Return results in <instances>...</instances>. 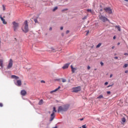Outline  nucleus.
I'll return each instance as SVG.
<instances>
[{
	"label": "nucleus",
	"mask_w": 128,
	"mask_h": 128,
	"mask_svg": "<svg viewBox=\"0 0 128 128\" xmlns=\"http://www.w3.org/2000/svg\"><path fill=\"white\" fill-rule=\"evenodd\" d=\"M22 30L26 34L28 32V20H25L22 27Z\"/></svg>",
	"instance_id": "nucleus-1"
},
{
	"label": "nucleus",
	"mask_w": 128,
	"mask_h": 128,
	"mask_svg": "<svg viewBox=\"0 0 128 128\" xmlns=\"http://www.w3.org/2000/svg\"><path fill=\"white\" fill-rule=\"evenodd\" d=\"M68 108H70V105L68 104L64 105V108H62V106H60L58 108V112H66V110H68Z\"/></svg>",
	"instance_id": "nucleus-2"
},
{
	"label": "nucleus",
	"mask_w": 128,
	"mask_h": 128,
	"mask_svg": "<svg viewBox=\"0 0 128 128\" xmlns=\"http://www.w3.org/2000/svg\"><path fill=\"white\" fill-rule=\"evenodd\" d=\"M12 24L13 26L14 32H16V30H18V27L20 26V24L16 22H12Z\"/></svg>",
	"instance_id": "nucleus-3"
},
{
	"label": "nucleus",
	"mask_w": 128,
	"mask_h": 128,
	"mask_svg": "<svg viewBox=\"0 0 128 128\" xmlns=\"http://www.w3.org/2000/svg\"><path fill=\"white\" fill-rule=\"evenodd\" d=\"M54 112H56V107L53 108L52 112L50 114V122H52V120H54V116H55Z\"/></svg>",
	"instance_id": "nucleus-4"
},
{
	"label": "nucleus",
	"mask_w": 128,
	"mask_h": 128,
	"mask_svg": "<svg viewBox=\"0 0 128 128\" xmlns=\"http://www.w3.org/2000/svg\"><path fill=\"white\" fill-rule=\"evenodd\" d=\"M100 19L103 22H110V20H108V18H106V16H103L102 15H100L99 16Z\"/></svg>",
	"instance_id": "nucleus-5"
},
{
	"label": "nucleus",
	"mask_w": 128,
	"mask_h": 128,
	"mask_svg": "<svg viewBox=\"0 0 128 128\" xmlns=\"http://www.w3.org/2000/svg\"><path fill=\"white\" fill-rule=\"evenodd\" d=\"M13 64H14V61L12 59H10V60L8 61V64L7 66V68L8 70H10V68H12Z\"/></svg>",
	"instance_id": "nucleus-6"
},
{
	"label": "nucleus",
	"mask_w": 128,
	"mask_h": 128,
	"mask_svg": "<svg viewBox=\"0 0 128 128\" xmlns=\"http://www.w3.org/2000/svg\"><path fill=\"white\" fill-rule=\"evenodd\" d=\"M104 10L106 12H108V14H112V8H110V7H106L104 8Z\"/></svg>",
	"instance_id": "nucleus-7"
},
{
	"label": "nucleus",
	"mask_w": 128,
	"mask_h": 128,
	"mask_svg": "<svg viewBox=\"0 0 128 128\" xmlns=\"http://www.w3.org/2000/svg\"><path fill=\"white\" fill-rule=\"evenodd\" d=\"M80 90V86L75 87L72 88V92H78Z\"/></svg>",
	"instance_id": "nucleus-8"
},
{
	"label": "nucleus",
	"mask_w": 128,
	"mask_h": 128,
	"mask_svg": "<svg viewBox=\"0 0 128 128\" xmlns=\"http://www.w3.org/2000/svg\"><path fill=\"white\" fill-rule=\"evenodd\" d=\"M72 74H74L78 70V68H74L72 65L70 66Z\"/></svg>",
	"instance_id": "nucleus-9"
},
{
	"label": "nucleus",
	"mask_w": 128,
	"mask_h": 128,
	"mask_svg": "<svg viewBox=\"0 0 128 128\" xmlns=\"http://www.w3.org/2000/svg\"><path fill=\"white\" fill-rule=\"evenodd\" d=\"M70 63H67L64 64V66H62L63 70H66V68H68V66H70Z\"/></svg>",
	"instance_id": "nucleus-10"
},
{
	"label": "nucleus",
	"mask_w": 128,
	"mask_h": 128,
	"mask_svg": "<svg viewBox=\"0 0 128 128\" xmlns=\"http://www.w3.org/2000/svg\"><path fill=\"white\" fill-rule=\"evenodd\" d=\"M16 86H22V80H18L16 82Z\"/></svg>",
	"instance_id": "nucleus-11"
},
{
	"label": "nucleus",
	"mask_w": 128,
	"mask_h": 128,
	"mask_svg": "<svg viewBox=\"0 0 128 128\" xmlns=\"http://www.w3.org/2000/svg\"><path fill=\"white\" fill-rule=\"evenodd\" d=\"M86 12H90V14H94V10H92V9H87Z\"/></svg>",
	"instance_id": "nucleus-12"
},
{
	"label": "nucleus",
	"mask_w": 128,
	"mask_h": 128,
	"mask_svg": "<svg viewBox=\"0 0 128 128\" xmlns=\"http://www.w3.org/2000/svg\"><path fill=\"white\" fill-rule=\"evenodd\" d=\"M20 94L22 96H24L26 94V90H21Z\"/></svg>",
	"instance_id": "nucleus-13"
},
{
	"label": "nucleus",
	"mask_w": 128,
	"mask_h": 128,
	"mask_svg": "<svg viewBox=\"0 0 128 128\" xmlns=\"http://www.w3.org/2000/svg\"><path fill=\"white\" fill-rule=\"evenodd\" d=\"M60 86H59L58 88H56L54 90L50 91V94H54V92H58V90H60Z\"/></svg>",
	"instance_id": "nucleus-14"
},
{
	"label": "nucleus",
	"mask_w": 128,
	"mask_h": 128,
	"mask_svg": "<svg viewBox=\"0 0 128 128\" xmlns=\"http://www.w3.org/2000/svg\"><path fill=\"white\" fill-rule=\"evenodd\" d=\"M12 78H15V80H18L20 78L18 76H16V75H12L11 76Z\"/></svg>",
	"instance_id": "nucleus-15"
},
{
	"label": "nucleus",
	"mask_w": 128,
	"mask_h": 128,
	"mask_svg": "<svg viewBox=\"0 0 128 128\" xmlns=\"http://www.w3.org/2000/svg\"><path fill=\"white\" fill-rule=\"evenodd\" d=\"M116 28H117V30H118V32H120L121 29H120V26H115Z\"/></svg>",
	"instance_id": "nucleus-16"
},
{
	"label": "nucleus",
	"mask_w": 128,
	"mask_h": 128,
	"mask_svg": "<svg viewBox=\"0 0 128 128\" xmlns=\"http://www.w3.org/2000/svg\"><path fill=\"white\" fill-rule=\"evenodd\" d=\"M100 98H104V96H102V94L100 95L98 97H97V100H100Z\"/></svg>",
	"instance_id": "nucleus-17"
},
{
	"label": "nucleus",
	"mask_w": 128,
	"mask_h": 128,
	"mask_svg": "<svg viewBox=\"0 0 128 128\" xmlns=\"http://www.w3.org/2000/svg\"><path fill=\"white\" fill-rule=\"evenodd\" d=\"M61 80H62V82H66V79H64V78H61Z\"/></svg>",
	"instance_id": "nucleus-18"
},
{
	"label": "nucleus",
	"mask_w": 128,
	"mask_h": 128,
	"mask_svg": "<svg viewBox=\"0 0 128 128\" xmlns=\"http://www.w3.org/2000/svg\"><path fill=\"white\" fill-rule=\"evenodd\" d=\"M42 102H43L42 100H40L39 102H38V104L42 105Z\"/></svg>",
	"instance_id": "nucleus-19"
},
{
	"label": "nucleus",
	"mask_w": 128,
	"mask_h": 128,
	"mask_svg": "<svg viewBox=\"0 0 128 128\" xmlns=\"http://www.w3.org/2000/svg\"><path fill=\"white\" fill-rule=\"evenodd\" d=\"M100 46H102V44H101V43H99V44L96 46V48H100Z\"/></svg>",
	"instance_id": "nucleus-20"
},
{
	"label": "nucleus",
	"mask_w": 128,
	"mask_h": 128,
	"mask_svg": "<svg viewBox=\"0 0 128 128\" xmlns=\"http://www.w3.org/2000/svg\"><path fill=\"white\" fill-rule=\"evenodd\" d=\"M126 118L124 117L122 118V122H126Z\"/></svg>",
	"instance_id": "nucleus-21"
},
{
	"label": "nucleus",
	"mask_w": 128,
	"mask_h": 128,
	"mask_svg": "<svg viewBox=\"0 0 128 128\" xmlns=\"http://www.w3.org/2000/svg\"><path fill=\"white\" fill-rule=\"evenodd\" d=\"M2 22L4 24H6L7 22H6V20H4V19H3V20H2Z\"/></svg>",
	"instance_id": "nucleus-22"
},
{
	"label": "nucleus",
	"mask_w": 128,
	"mask_h": 128,
	"mask_svg": "<svg viewBox=\"0 0 128 128\" xmlns=\"http://www.w3.org/2000/svg\"><path fill=\"white\" fill-rule=\"evenodd\" d=\"M56 10H58V7H55L54 9H53V12H56Z\"/></svg>",
	"instance_id": "nucleus-23"
},
{
	"label": "nucleus",
	"mask_w": 128,
	"mask_h": 128,
	"mask_svg": "<svg viewBox=\"0 0 128 128\" xmlns=\"http://www.w3.org/2000/svg\"><path fill=\"white\" fill-rule=\"evenodd\" d=\"M0 20H1L2 21V20H4V18H2V15H0Z\"/></svg>",
	"instance_id": "nucleus-24"
},
{
	"label": "nucleus",
	"mask_w": 128,
	"mask_h": 128,
	"mask_svg": "<svg viewBox=\"0 0 128 128\" xmlns=\"http://www.w3.org/2000/svg\"><path fill=\"white\" fill-rule=\"evenodd\" d=\"M2 6L3 8V10H6V6H4V5L3 4Z\"/></svg>",
	"instance_id": "nucleus-25"
},
{
	"label": "nucleus",
	"mask_w": 128,
	"mask_h": 128,
	"mask_svg": "<svg viewBox=\"0 0 128 128\" xmlns=\"http://www.w3.org/2000/svg\"><path fill=\"white\" fill-rule=\"evenodd\" d=\"M0 66L1 68H4V63H0Z\"/></svg>",
	"instance_id": "nucleus-26"
},
{
	"label": "nucleus",
	"mask_w": 128,
	"mask_h": 128,
	"mask_svg": "<svg viewBox=\"0 0 128 128\" xmlns=\"http://www.w3.org/2000/svg\"><path fill=\"white\" fill-rule=\"evenodd\" d=\"M100 64H101V66H104V62H100Z\"/></svg>",
	"instance_id": "nucleus-27"
},
{
	"label": "nucleus",
	"mask_w": 128,
	"mask_h": 128,
	"mask_svg": "<svg viewBox=\"0 0 128 128\" xmlns=\"http://www.w3.org/2000/svg\"><path fill=\"white\" fill-rule=\"evenodd\" d=\"M2 106H4L2 103H0V108H2Z\"/></svg>",
	"instance_id": "nucleus-28"
},
{
	"label": "nucleus",
	"mask_w": 128,
	"mask_h": 128,
	"mask_svg": "<svg viewBox=\"0 0 128 128\" xmlns=\"http://www.w3.org/2000/svg\"><path fill=\"white\" fill-rule=\"evenodd\" d=\"M87 18H88V16H85L83 18H82V20H86Z\"/></svg>",
	"instance_id": "nucleus-29"
},
{
	"label": "nucleus",
	"mask_w": 128,
	"mask_h": 128,
	"mask_svg": "<svg viewBox=\"0 0 128 128\" xmlns=\"http://www.w3.org/2000/svg\"><path fill=\"white\" fill-rule=\"evenodd\" d=\"M123 68H128V64H125L124 65V66H123Z\"/></svg>",
	"instance_id": "nucleus-30"
},
{
	"label": "nucleus",
	"mask_w": 128,
	"mask_h": 128,
	"mask_svg": "<svg viewBox=\"0 0 128 128\" xmlns=\"http://www.w3.org/2000/svg\"><path fill=\"white\" fill-rule=\"evenodd\" d=\"M4 63V61L0 59V64H3Z\"/></svg>",
	"instance_id": "nucleus-31"
},
{
	"label": "nucleus",
	"mask_w": 128,
	"mask_h": 128,
	"mask_svg": "<svg viewBox=\"0 0 128 128\" xmlns=\"http://www.w3.org/2000/svg\"><path fill=\"white\" fill-rule=\"evenodd\" d=\"M40 82L43 83V84H46V82L44 80H42L40 81Z\"/></svg>",
	"instance_id": "nucleus-32"
},
{
	"label": "nucleus",
	"mask_w": 128,
	"mask_h": 128,
	"mask_svg": "<svg viewBox=\"0 0 128 128\" xmlns=\"http://www.w3.org/2000/svg\"><path fill=\"white\" fill-rule=\"evenodd\" d=\"M34 22L36 23L38 22V19H34Z\"/></svg>",
	"instance_id": "nucleus-33"
},
{
	"label": "nucleus",
	"mask_w": 128,
	"mask_h": 128,
	"mask_svg": "<svg viewBox=\"0 0 128 128\" xmlns=\"http://www.w3.org/2000/svg\"><path fill=\"white\" fill-rule=\"evenodd\" d=\"M66 10H68V8H66V9L62 10V12H66Z\"/></svg>",
	"instance_id": "nucleus-34"
},
{
	"label": "nucleus",
	"mask_w": 128,
	"mask_h": 128,
	"mask_svg": "<svg viewBox=\"0 0 128 128\" xmlns=\"http://www.w3.org/2000/svg\"><path fill=\"white\" fill-rule=\"evenodd\" d=\"M107 84H108V82H106L104 83V85H105V86H107Z\"/></svg>",
	"instance_id": "nucleus-35"
},
{
	"label": "nucleus",
	"mask_w": 128,
	"mask_h": 128,
	"mask_svg": "<svg viewBox=\"0 0 128 128\" xmlns=\"http://www.w3.org/2000/svg\"><path fill=\"white\" fill-rule=\"evenodd\" d=\"M107 94H110V91H108Z\"/></svg>",
	"instance_id": "nucleus-36"
},
{
	"label": "nucleus",
	"mask_w": 128,
	"mask_h": 128,
	"mask_svg": "<svg viewBox=\"0 0 128 128\" xmlns=\"http://www.w3.org/2000/svg\"><path fill=\"white\" fill-rule=\"evenodd\" d=\"M68 32H70V30H67L66 31V34H68Z\"/></svg>",
	"instance_id": "nucleus-37"
},
{
	"label": "nucleus",
	"mask_w": 128,
	"mask_h": 128,
	"mask_svg": "<svg viewBox=\"0 0 128 128\" xmlns=\"http://www.w3.org/2000/svg\"><path fill=\"white\" fill-rule=\"evenodd\" d=\"M60 80H62V78H58L56 80H58V82H60Z\"/></svg>",
	"instance_id": "nucleus-38"
},
{
	"label": "nucleus",
	"mask_w": 128,
	"mask_h": 128,
	"mask_svg": "<svg viewBox=\"0 0 128 128\" xmlns=\"http://www.w3.org/2000/svg\"><path fill=\"white\" fill-rule=\"evenodd\" d=\"M114 86V84L109 85V86H108V88H110V86Z\"/></svg>",
	"instance_id": "nucleus-39"
},
{
	"label": "nucleus",
	"mask_w": 128,
	"mask_h": 128,
	"mask_svg": "<svg viewBox=\"0 0 128 128\" xmlns=\"http://www.w3.org/2000/svg\"><path fill=\"white\" fill-rule=\"evenodd\" d=\"M60 28L61 30H64V27L62 26V27H60Z\"/></svg>",
	"instance_id": "nucleus-40"
},
{
	"label": "nucleus",
	"mask_w": 128,
	"mask_h": 128,
	"mask_svg": "<svg viewBox=\"0 0 128 128\" xmlns=\"http://www.w3.org/2000/svg\"><path fill=\"white\" fill-rule=\"evenodd\" d=\"M116 36H114L113 39L114 40H116Z\"/></svg>",
	"instance_id": "nucleus-41"
},
{
	"label": "nucleus",
	"mask_w": 128,
	"mask_h": 128,
	"mask_svg": "<svg viewBox=\"0 0 128 128\" xmlns=\"http://www.w3.org/2000/svg\"><path fill=\"white\" fill-rule=\"evenodd\" d=\"M88 70H90V66H88Z\"/></svg>",
	"instance_id": "nucleus-42"
},
{
	"label": "nucleus",
	"mask_w": 128,
	"mask_h": 128,
	"mask_svg": "<svg viewBox=\"0 0 128 128\" xmlns=\"http://www.w3.org/2000/svg\"><path fill=\"white\" fill-rule=\"evenodd\" d=\"M124 56H128V54L126 52L124 53Z\"/></svg>",
	"instance_id": "nucleus-43"
},
{
	"label": "nucleus",
	"mask_w": 128,
	"mask_h": 128,
	"mask_svg": "<svg viewBox=\"0 0 128 128\" xmlns=\"http://www.w3.org/2000/svg\"><path fill=\"white\" fill-rule=\"evenodd\" d=\"M114 58H115V60H118V56H116Z\"/></svg>",
	"instance_id": "nucleus-44"
},
{
	"label": "nucleus",
	"mask_w": 128,
	"mask_h": 128,
	"mask_svg": "<svg viewBox=\"0 0 128 128\" xmlns=\"http://www.w3.org/2000/svg\"><path fill=\"white\" fill-rule=\"evenodd\" d=\"M52 52H54V51L55 50H54V48H52Z\"/></svg>",
	"instance_id": "nucleus-45"
},
{
	"label": "nucleus",
	"mask_w": 128,
	"mask_h": 128,
	"mask_svg": "<svg viewBox=\"0 0 128 128\" xmlns=\"http://www.w3.org/2000/svg\"><path fill=\"white\" fill-rule=\"evenodd\" d=\"M50 30H52V27H50V28H49Z\"/></svg>",
	"instance_id": "nucleus-46"
},
{
	"label": "nucleus",
	"mask_w": 128,
	"mask_h": 128,
	"mask_svg": "<svg viewBox=\"0 0 128 128\" xmlns=\"http://www.w3.org/2000/svg\"><path fill=\"white\" fill-rule=\"evenodd\" d=\"M110 78H112V74H110Z\"/></svg>",
	"instance_id": "nucleus-47"
},
{
	"label": "nucleus",
	"mask_w": 128,
	"mask_h": 128,
	"mask_svg": "<svg viewBox=\"0 0 128 128\" xmlns=\"http://www.w3.org/2000/svg\"><path fill=\"white\" fill-rule=\"evenodd\" d=\"M128 70H126L125 71V74H128Z\"/></svg>",
	"instance_id": "nucleus-48"
},
{
	"label": "nucleus",
	"mask_w": 128,
	"mask_h": 128,
	"mask_svg": "<svg viewBox=\"0 0 128 128\" xmlns=\"http://www.w3.org/2000/svg\"><path fill=\"white\" fill-rule=\"evenodd\" d=\"M112 50H114V46H112Z\"/></svg>",
	"instance_id": "nucleus-49"
},
{
	"label": "nucleus",
	"mask_w": 128,
	"mask_h": 128,
	"mask_svg": "<svg viewBox=\"0 0 128 128\" xmlns=\"http://www.w3.org/2000/svg\"><path fill=\"white\" fill-rule=\"evenodd\" d=\"M120 42H118V46H120Z\"/></svg>",
	"instance_id": "nucleus-50"
},
{
	"label": "nucleus",
	"mask_w": 128,
	"mask_h": 128,
	"mask_svg": "<svg viewBox=\"0 0 128 128\" xmlns=\"http://www.w3.org/2000/svg\"><path fill=\"white\" fill-rule=\"evenodd\" d=\"M62 36H64V33H62Z\"/></svg>",
	"instance_id": "nucleus-51"
},
{
	"label": "nucleus",
	"mask_w": 128,
	"mask_h": 128,
	"mask_svg": "<svg viewBox=\"0 0 128 128\" xmlns=\"http://www.w3.org/2000/svg\"><path fill=\"white\" fill-rule=\"evenodd\" d=\"M88 32L86 34V36H88Z\"/></svg>",
	"instance_id": "nucleus-52"
},
{
	"label": "nucleus",
	"mask_w": 128,
	"mask_h": 128,
	"mask_svg": "<svg viewBox=\"0 0 128 128\" xmlns=\"http://www.w3.org/2000/svg\"><path fill=\"white\" fill-rule=\"evenodd\" d=\"M80 120H84V118H81Z\"/></svg>",
	"instance_id": "nucleus-53"
},
{
	"label": "nucleus",
	"mask_w": 128,
	"mask_h": 128,
	"mask_svg": "<svg viewBox=\"0 0 128 128\" xmlns=\"http://www.w3.org/2000/svg\"><path fill=\"white\" fill-rule=\"evenodd\" d=\"M125 0L126 2H128V0Z\"/></svg>",
	"instance_id": "nucleus-54"
},
{
	"label": "nucleus",
	"mask_w": 128,
	"mask_h": 128,
	"mask_svg": "<svg viewBox=\"0 0 128 128\" xmlns=\"http://www.w3.org/2000/svg\"><path fill=\"white\" fill-rule=\"evenodd\" d=\"M94 70H96V69H95Z\"/></svg>",
	"instance_id": "nucleus-55"
},
{
	"label": "nucleus",
	"mask_w": 128,
	"mask_h": 128,
	"mask_svg": "<svg viewBox=\"0 0 128 128\" xmlns=\"http://www.w3.org/2000/svg\"><path fill=\"white\" fill-rule=\"evenodd\" d=\"M3 18H5L4 16Z\"/></svg>",
	"instance_id": "nucleus-56"
}]
</instances>
